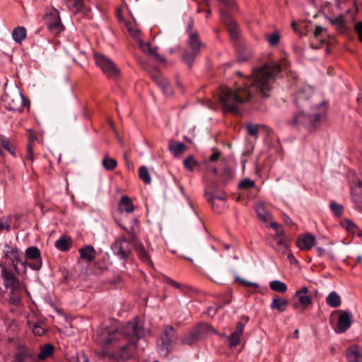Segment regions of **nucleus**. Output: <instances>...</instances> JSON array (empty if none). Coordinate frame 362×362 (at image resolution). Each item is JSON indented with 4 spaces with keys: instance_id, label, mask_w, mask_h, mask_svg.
<instances>
[{
    "instance_id": "47",
    "label": "nucleus",
    "mask_w": 362,
    "mask_h": 362,
    "mask_svg": "<svg viewBox=\"0 0 362 362\" xmlns=\"http://www.w3.org/2000/svg\"><path fill=\"white\" fill-rule=\"evenodd\" d=\"M70 362H89V361L87 356L83 353H77L71 357Z\"/></svg>"
},
{
    "instance_id": "24",
    "label": "nucleus",
    "mask_w": 362,
    "mask_h": 362,
    "mask_svg": "<svg viewBox=\"0 0 362 362\" xmlns=\"http://www.w3.org/2000/svg\"><path fill=\"white\" fill-rule=\"evenodd\" d=\"M54 245L58 250L66 252L69 251L72 246V240L69 236L62 235L55 242Z\"/></svg>"
},
{
    "instance_id": "59",
    "label": "nucleus",
    "mask_w": 362,
    "mask_h": 362,
    "mask_svg": "<svg viewBox=\"0 0 362 362\" xmlns=\"http://www.w3.org/2000/svg\"><path fill=\"white\" fill-rule=\"evenodd\" d=\"M167 281L168 284H170V285H172L174 287H176L177 288H181V286L180 285V284H178L177 282L175 281L174 280H173L171 279H168Z\"/></svg>"
},
{
    "instance_id": "7",
    "label": "nucleus",
    "mask_w": 362,
    "mask_h": 362,
    "mask_svg": "<svg viewBox=\"0 0 362 362\" xmlns=\"http://www.w3.org/2000/svg\"><path fill=\"white\" fill-rule=\"evenodd\" d=\"M2 100L5 107L13 112H21L25 105L23 95L16 88L6 92L2 96Z\"/></svg>"
},
{
    "instance_id": "15",
    "label": "nucleus",
    "mask_w": 362,
    "mask_h": 362,
    "mask_svg": "<svg viewBox=\"0 0 362 362\" xmlns=\"http://www.w3.org/2000/svg\"><path fill=\"white\" fill-rule=\"evenodd\" d=\"M353 322V314L349 310L341 311L337 321L339 333H344L349 329Z\"/></svg>"
},
{
    "instance_id": "8",
    "label": "nucleus",
    "mask_w": 362,
    "mask_h": 362,
    "mask_svg": "<svg viewBox=\"0 0 362 362\" xmlns=\"http://www.w3.org/2000/svg\"><path fill=\"white\" fill-rule=\"evenodd\" d=\"M95 64L100 68L103 74L109 78L115 79L120 75V71L115 63L103 54H94Z\"/></svg>"
},
{
    "instance_id": "30",
    "label": "nucleus",
    "mask_w": 362,
    "mask_h": 362,
    "mask_svg": "<svg viewBox=\"0 0 362 362\" xmlns=\"http://www.w3.org/2000/svg\"><path fill=\"white\" fill-rule=\"evenodd\" d=\"M255 211L258 218L262 221L267 223L270 220L272 215L266 210L265 206L262 202L256 204Z\"/></svg>"
},
{
    "instance_id": "44",
    "label": "nucleus",
    "mask_w": 362,
    "mask_h": 362,
    "mask_svg": "<svg viewBox=\"0 0 362 362\" xmlns=\"http://www.w3.org/2000/svg\"><path fill=\"white\" fill-rule=\"evenodd\" d=\"M247 133L248 135L253 136L255 138H257L258 136V132H259V126L258 125H253L252 124H247L245 126Z\"/></svg>"
},
{
    "instance_id": "3",
    "label": "nucleus",
    "mask_w": 362,
    "mask_h": 362,
    "mask_svg": "<svg viewBox=\"0 0 362 362\" xmlns=\"http://www.w3.org/2000/svg\"><path fill=\"white\" fill-rule=\"evenodd\" d=\"M315 95L311 88L300 90L296 94V105L301 110L295 115L288 124L294 127L308 129L318 127L325 116V106L320 101L315 102Z\"/></svg>"
},
{
    "instance_id": "18",
    "label": "nucleus",
    "mask_w": 362,
    "mask_h": 362,
    "mask_svg": "<svg viewBox=\"0 0 362 362\" xmlns=\"http://www.w3.org/2000/svg\"><path fill=\"white\" fill-rule=\"evenodd\" d=\"M315 244V237L310 234H304L298 237L296 245L301 250H310Z\"/></svg>"
},
{
    "instance_id": "32",
    "label": "nucleus",
    "mask_w": 362,
    "mask_h": 362,
    "mask_svg": "<svg viewBox=\"0 0 362 362\" xmlns=\"http://www.w3.org/2000/svg\"><path fill=\"white\" fill-rule=\"evenodd\" d=\"M135 251L139 257V258L145 263H150L151 259L149 255L146 250L144 248V246L142 243H136L134 244Z\"/></svg>"
},
{
    "instance_id": "22",
    "label": "nucleus",
    "mask_w": 362,
    "mask_h": 362,
    "mask_svg": "<svg viewBox=\"0 0 362 362\" xmlns=\"http://www.w3.org/2000/svg\"><path fill=\"white\" fill-rule=\"evenodd\" d=\"M346 356L348 362H362V353L356 345L349 347Z\"/></svg>"
},
{
    "instance_id": "45",
    "label": "nucleus",
    "mask_w": 362,
    "mask_h": 362,
    "mask_svg": "<svg viewBox=\"0 0 362 362\" xmlns=\"http://www.w3.org/2000/svg\"><path fill=\"white\" fill-rule=\"evenodd\" d=\"M0 141H1V145L3 146V148L6 150H7L12 155H14L15 154V150L14 148L12 147L9 140L8 139H6V137L4 136H1L0 137Z\"/></svg>"
},
{
    "instance_id": "2",
    "label": "nucleus",
    "mask_w": 362,
    "mask_h": 362,
    "mask_svg": "<svg viewBox=\"0 0 362 362\" xmlns=\"http://www.w3.org/2000/svg\"><path fill=\"white\" fill-rule=\"evenodd\" d=\"M148 331L141 321L134 318L121 327H118L116 322L110 325H103L96 340L103 345L118 347L111 354V358L117 361H124L134 356L138 340L144 337Z\"/></svg>"
},
{
    "instance_id": "41",
    "label": "nucleus",
    "mask_w": 362,
    "mask_h": 362,
    "mask_svg": "<svg viewBox=\"0 0 362 362\" xmlns=\"http://www.w3.org/2000/svg\"><path fill=\"white\" fill-rule=\"evenodd\" d=\"M184 166L189 171H192L194 167L197 165V162L194 159L193 156H190L185 158L183 161Z\"/></svg>"
},
{
    "instance_id": "21",
    "label": "nucleus",
    "mask_w": 362,
    "mask_h": 362,
    "mask_svg": "<svg viewBox=\"0 0 362 362\" xmlns=\"http://www.w3.org/2000/svg\"><path fill=\"white\" fill-rule=\"evenodd\" d=\"M350 185L352 199L356 203L362 204V181H352Z\"/></svg>"
},
{
    "instance_id": "36",
    "label": "nucleus",
    "mask_w": 362,
    "mask_h": 362,
    "mask_svg": "<svg viewBox=\"0 0 362 362\" xmlns=\"http://www.w3.org/2000/svg\"><path fill=\"white\" fill-rule=\"evenodd\" d=\"M101 164L106 170H112L117 167V161L115 158L105 156L102 160Z\"/></svg>"
},
{
    "instance_id": "9",
    "label": "nucleus",
    "mask_w": 362,
    "mask_h": 362,
    "mask_svg": "<svg viewBox=\"0 0 362 362\" xmlns=\"http://www.w3.org/2000/svg\"><path fill=\"white\" fill-rule=\"evenodd\" d=\"M113 254L121 259H127L131 255L129 241L124 237L117 240L111 246Z\"/></svg>"
},
{
    "instance_id": "14",
    "label": "nucleus",
    "mask_w": 362,
    "mask_h": 362,
    "mask_svg": "<svg viewBox=\"0 0 362 362\" xmlns=\"http://www.w3.org/2000/svg\"><path fill=\"white\" fill-rule=\"evenodd\" d=\"M1 276L6 288H9L12 291L17 289L20 286V281L15 276L13 272L8 269L6 267H1Z\"/></svg>"
},
{
    "instance_id": "5",
    "label": "nucleus",
    "mask_w": 362,
    "mask_h": 362,
    "mask_svg": "<svg viewBox=\"0 0 362 362\" xmlns=\"http://www.w3.org/2000/svg\"><path fill=\"white\" fill-rule=\"evenodd\" d=\"M204 45L201 41L199 33L191 32L187 41V47L182 56L183 61L189 68H192L194 59L199 54L200 50Z\"/></svg>"
},
{
    "instance_id": "57",
    "label": "nucleus",
    "mask_w": 362,
    "mask_h": 362,
    "mask_svg": "<svg viewBox=\"0 0 362 362\" xmlns=\"http://www.w3.org/2000/svg\"><path fill=\"white\" fill-rule=\"evenodd\" d=\"M220 155H221V153H220L219 151H215L209 157V160L211 161V162L217 160L219 158Z\"/></svg>"
},
{
    "instance_id": "48",
    "label": "nucleus",
    "mask_w": 362,
    "mask_h": 362,
    "mask_svg": "<svg viewBox=\"0 0 362 362\" xmlns=\"http://www.w3.org/2000/svg\"><path fill=\"white\" fill-rule=\"evenodd\" d=\"M240 337L232 333L228 337V344L230 347H235L240 343Z\"/></svg>"
},
{
    "instance_id": "39",
    "label": "nucleus",
    "mask_w": 362,
    "mask_h": 362,
    "mask_svg": "<svg viewBox=\"0 0 362 362\" xmlns=\"http://www.w3.org/2000/svg\"><path fill=\"white\" fill-rule=\"evenodd\" d=\"M266 39L270 46H277L280 42V35L278 33L274 32L270 34L266 35Z\"/></svg>"
},
{
    "instance_id": "13",
    "label": "nucleus",
    "mask_w": 362,
    "mask_h": 362,
    "mask_svg": "<svg viewBox=\"0 0 362 362\" xmlns=\"http://www.w3.org/2000/svg\"><path fill=\"white\" fill-rule=\"evenodd\" d=\"M25 258L34 260L33 263L30 264L29 267L33 270H40L42 267V258L40 250L35 246L28 247L25 251Z\"/></svg>"
},
{
    "instance_id": "60",
    "label": "nucleus",
    "mask_w": 362,
    "mask_h": 362,
    "mask_svg": "<svg viewBox=\"0 0 362 362\" xmlns=\"http://www.w3.org/2000/svg\"><path fill=\"white\" fill-rule=\"evenodd\" d=\"M316 250H317V255L320 257H321L325 254V250L322 247H317Z\"/></svg>"
},
{
    "instance_id": "56",
    "label": "nucleus",
    "mask_w": 362,
    "mask_h": 362,
    "mask_svg": "<svg viewBox=\"0 0 362 362\" xmlns=\"http://www.w3.org/2000/svg\"><path fill=\"white\" fill-rule=\"evenodd\" d=\"M19 264L23 267V269H21V272L25 273L27 270V267H29L30 264L28 263L26 260H23L21 259V262H19Z\"/></svg>"
},
{
    "instance_id": "43",
    "label": "nucleus",
    "mask_w": 362,
    "mask_h": 362,
    "mask_svg": "<svg viewBox=\"0 0 362 362\" xmlns=\"http://www.w3.org/2000/svg\"><path fill=\"white\" fill-rule=\"evenodd\" d=\"M235 281L245 287H252L255 288H259V285L257 283L247 281L245 279L240 278L239 276H235Z\"/></svg>"
},
{
    "instance_id": "4",
    "label": "nucleus",
    "mask_w": 362,
    "mask_h": 362,
    "mask_svg": "<svg viewBox=\"0 0 362 362\" xmlns=\"http://www.w3.org/2000/svg\"><path fill=\"white\" fill-rule=\"evenodd\" d=\"M212 334H217V331L208 324L202 322L185 333L181 338V342L182 344L192 346Z\"/></svg>"
},
{
    "instance_id": "28",
    "label": "nucleus",
    "mask_w": 362,
    "mask_h": 362,
    "mask_svg": "<svg viewBox=\"0 0 362 362\" xmlns=\"http://www.w3.org/2000/svg\"><path fill=\"white\" fill-rule=\"evenodd\" d=\"M119 210L125 211L128 214L132 213L134 211V206L128 196H122L119 203Z\"/></svg>"
},
{
    "instance_id": "63",
    "label": "nucleus",
    "mask_w": 362,
    "mask_h": 362,
    "mask_svg": "<svg viewBox=\"0 0 362 362\" xmlns=\"http://www.w3.org/2000/svg\"><path fill=\"white\" fill-rule=\"evenodd\" d=\"M220 307L219 306H217L215 309H213V308H209L208 312H209V315H216V313H217L218 311V309Z\"/></svg>"
},
{
    "instance_id": "51",
    "label": "nucleus",
    "mask_w": 362,
    "mask_h": 362,
    "mask_svg": "<svg viewBox=\"0 0 362 362\" xmlns=\"http://www.w3.org/2000/svg\"><path fill=\"white\" fill-rule=\"evenodd\" d=\"M35 335L42 336L45 332L44 329L39 325V322L30 328Z\"/></svg>"
},
{
    "instance_id": "19",
    "label": "nucleus",
    "mask_w": 362,
    "mask_h": 362,
    "mask_svg": "<svg viewBox=\"0 0 362 362\" xmlns=\"http://www.w3.org/2000/svg\"><path fill=\"white\" fill-rule=\"evenodd\" d=\"M295 296L298 298V302L304 307V308H306L312 304L311 293L309 292V290L306 286L296 291Z\"/></svg>"
},
{
    "instance_id": "23",
    "label": "nucleus",
    "mask_w": 362,
    "mask_h": 362,
    "mask_svg": "<svg viewBox=\"0 0 362 362\" xmlns=\"http://www.w3.org/2000/svg\"><path fill=\"white\" fill-rule=\"evenodd\" d=\"M205 197L209 202L212 205L213 209L215 210V200H219L221 202V206H224L227 197L223 192L217 194L216 192H206Z\"/></svg>"
},
{
    "instance_id": "61",
    "label": "nucleus",
    "mask_w": 362,
    "mask_h": 362,
    "mask_svg": "<svg viewBox=\"0 0 362 362\" xmlns=\"http://www.w3.org/2000/svg\"><path fill=\"white\" fill-rule=\"evenodd\" d=\"M192 27H193V21H192V19H190V21H189L187 28V31L188 32L189 34L191 32H192Z\"/></svg>"
},
{
    "instance_id": "1",
    "label": "nucleus",
    "mask_w": 362,
    "mask_h": 362,
    "mask_svg": "<svg viewBox=\"0 0 362 362\" xmlns=\"http://www.w3.org/2000/svg\"><path fill=\"white\" fill-rule=\"evenodd\" d=\"M281 67L277 63H267L253 71L250 78L243 79V83L235 89L222 86L218 90V99L224 112L238 114L240 107L254 99L255 95L269 98L274 88Z\"/></svg>"
},
{
    "instance_id": "25",
    "label": "nucleus",
    "mask_w": 362,
    "mask_h": 362,
    "mask_svg": "<svg viewBox=\"0 0 362 362\" xmlns=\"http://www.w3.org/2000/svg\"><path fill=\"white\" fill-rule=\"evenodd\" d=\"M288 305V300L281 298L279 296L276 295L273 298L270 306L272 310H276L280 313H283L286 311Z\"/></svg>"
},
{
    "instance_id": "37",
    "label": "nucleus",
    "mask_w": 362,
    "mask_h": 362,
    "mask_svg": "<svg viewBox=\"0 0 362 362\" xmlns=\"http://www.w3.org/2000/svg\"><path fill=\"white\" fill-rule=\"evenodd\" d=\"M269 286L272 291L279 293H284L287 290L286 284L278 280L271 281L269 284Z\"/></svg>"
},
{
    "instance_id": "52",
    "label": "nucleus",
    "mask_w": 362,
    "mask_h": 362,
    "mask_svg": "<svg viewBox=\"0 0 362 362\" xmlns=\"http://www.w3.org/2000/svg\"><path fill=\"white\" fill-rule=\"evenodd\" d=\"M354 28L358 35L360 41L362 42V22L356 23Z\"/></svg>"
},
{
    "instance_id": "27",
    "label": "nucleus",
    "mask_w": 362,
    "mask_h": 362,
    "mask_svg": "<svg viewBox=\"0 0 362 362\" xmlns=\"http://www.w3.org/2000/svg\"><path fill=\"white\" fill-rule=\"evenodd\" d=\"M140 47L142 51L150 56L155 57L159 62H165V58L158 54L156 49H153L148 42H141Z\"/></svg>"
},
{
    "instance_id": "54",
    "label": "nucleus",
    "mask_w": 362,
    "mask_h": 362,
    "mask_svg": "<svg viewBox=\"0 0 362 362\" xmlns=\"http://www.w3.org/2000/svg\"><path fill=\"white\" fill-rule=\"evenodd\" d=\"M332 23L337 27L341 28L344 25V20L342 17L335 18L331 21Z\"/></svg>"
},
{
    "instance_id": "31",
    "label": "nucleus",
    "mask_w": 362,
    "mask_h": 362,
    "mask_svg": "<svg viewBox=\"0 0 362 362\" xmlns=\"http://www.w3.org/2000/svg\"><path fill=\"white\" fill-rule=\"evenodd\" d=\"M186 148L187 146L180 141H172L169 144V150L175 156H179Z\"/></svg>"
},
{
    "instance_id": "6",
    "label": "nucleus",
    "mask_w": 362,
    "mask_h": 362,
    "mask_svg": "<svg viewBox=\"0 0 362 362\" xmlns=\"http://www.w3.org/2000/svg\"><path fill=\"white\" fill-rule=\"evenodd\" d=\"M163 332L157 342L158 351L161 355L168 356L176 344L178 337L176 329L170 325L163 327Z\"/></svg>"
},
{
    "instance_id": "58",
    "label": "nucleus",
    "mask_w": 362,
    "mask_h": 362,
    "mask_svg": "<svg viewBox=\"0 0 362 362\" xmlns=\"http://www.w3.org/2000/svg\"><path fill=\"white\" fill-rule=\"evenodd\" d=\"M324 28L320 26V25H317L316 26L315 29V31H314V35L315 37H318L319 35H321V33H322V31L324 30Z\"/></svg>"
},
{
    "instance_id": "10",
    "label": "nucleus",
    "mask_w": 362,
    "mask_h": 362,
    "mask_svg": "<svg viewBox=\"0 0 362 362\" xmlns=\"http://www.w3.org/2000/svg\"><path fill=\"white\" fill-rule=\"evenodd\" d=\"M45 21L48 29L54 35L59 34L64 28L59 13L56 10L47 14Z\"/></svg>"
},
{
    "instance_id": "42",
    "label": "nucleus",
    "mask_w": 362,
    "mask_h": 362,
    "mask_svg": "<svg viewBox=\"0 0 362 362\" xmlns=\"http://www.w3.org/2000/svg\"><path fill=\"white\" fill-rule=\"evenodd\" d=\"M255 186V182L249 178L243 180L238 185V187L243 189H250Z\"/></svg>"
},
{
    "instance_id": "12",
    "label": "nucleus",
    "mask_w": 362,
    "mask_h": 362,
    "mask_svg": "<svg viewBox=\"0 0 362 362\" xmlns=\"http://www.w3.org/2000/svg\"><path fill=\"white\" fill-rule=\"evenodd\" d=\"M4 256L11 262L15 272L17 274H20L21 268L18 267V264L19 262H21V252L16 247H11L8 245H6Z\"/></svg>"
},
{
    "instance_id": "35",
    "label": "nucleus",
    "mask_w": 362,
    "mask_h": 362,
    "mask_svg": "<svg viewBox=\"0 0 362 362\" xmlns=\"http://www.w3.org/2000/svg\"><path fill=\"white\" fill-rule=\"evenodd\" d=\"M27 32L24 27H17L13 29L12 32V37L13 40L17 43H21L22 41L26 37Z\"/></svg>"
},
{
    "instance_id": "49",
    "label": "nucleus",
    "mask_w": 362,
    "mask_h": 362,
    "mask_svg": "<svg viewBox=\"0 0 362 362\" xmlns=\"http://www.w3.org/2000/svg\"><path fill=\"white\" fill-rule=\"evenodd\" d=\"M39 322V320L36 318L35 314L34 313H29L27 316V324L30 329L32 327L35 325Z\"/></svg>"
},
{
    "instance_id": "62",
    "label": "nucleus",
    "mask_w": 362,
    "mask_h": 362,
    "mask_svg": "<svg viewBox=\"0 0 362 362\" xmlns=\"http://www.w3.org/2000/svg\"><path fill=\"white\" fill-rule=\"evenodd\" d=\"M25 158L31 161L34 160V153L33 152H27Z\"/></svg>"
},
{
    "instance_id": "16",
    "label": "nucleus",
    "mask_w": 362,
    "mask_h": 362,
    "mask_svg": "<svg viewBox=\"0 0 362 362\" xmlns=\"http://www.w3.org/2000/svg\"><path fill=\"white\" fill-rule=\"evenodd\" d=\"M35 353L26 346H18L13 355L11 362H25L27 360L33 359L35 357Z\"/></svg>"
},
{
    "instance_id": "64",
    "label": "nucleus",
    "mask_w": 362,
    "mask_h": 362,
    "mask_svg": "<svg viewBox=\"0 0 362 362\" xmlns=\"http://www.w3.org/2000/svg\"><path fill=\"white\" fill-rule=\"evenodd\" d=\"M284 221L286 222V224L288 225H292L293 224V221L290 218V217H288V216H285L284 215Z\"/></svg>"
},
{
    "instance_id": "11",
    "label": "nucleus",
    "mask_w": 362,
    "mask_h": 362,
    "mask_svg": "<svg viewBox=\"0 0 362 362\" xmlns=\"http://www.w3.org/2000/svg\"><path fill=\"white\" fill-rule=\"evenodd\" d=\"M150 76L165 95L170 96L173 94V90L169 81L159 71L153 70L151 71Z\"/></svg>"
},
{
    "instance_id": "53",
    "label": "nucleus",
    "mask_w": 362,
    "mask_h": 362,
    "mask_svg": "<svg viewBox=\"0 0 362 362\" xmlns=\"http://www.w3.org/2000/svg\"><path fill=\"white\" fill-rule=\"evenodd\" d=\"M243 330H244V325H243V324L242 322H238L237 323V325H236V329L233 333V334H236L238 336L241 337V335L243 333Z\"/></svg>"
},
{
    "instance_id": "20",
    "label": "nucleus",
    "mask_w": 362,
    "mask_h": 362,
    "mask_svg": "<svg viewBox=\"0 0 362 362\" xmlns=\"http://www.w3.org/2000/svg\"><path fill=\"white\" fill-rule=\"evenodd\" d=\"M63 1L68 8L74 13L90 11V8L86 6L83 0H63Z\"/></svg>"
},
{
    "instance_id": "50",
    "label": "nucleus",
    "mask_w": 362,
    "mask_h": 362,
    "mask_svg": "<svg viewBox=\"0 0 362 362\" xmlns=\"http://www.w3.org/2000/svg\"><path fill=\"white\" fill-rule=\"evenodd\" d=\"M343 226L348 230L355 233L354 229H357L356 226L350 220H346L343 222Z\"/></svg>"
},
{
    "instance_id": "38",
    "label": "nucleus",
    "mask_w": 362,
    "mask_h": 362,
    "mask_svg": "<svg viewBox=\"0 0 362 362\" xmlns=\"http://www.w3.org/2000/svg\"><path fill=\"white\" fill-rule=\"evenodd\" d=\"M139 175L140 179L142 180L146 184L151 183V175L148 168L146 166L143 165L139 169Z\"/></svg>"
},
{
    "instance_id": "33",
    "label": "nucleus",
    "mask_w": 362,
    "mask_h": 362,
    "mask_svg": "<svg viewBox=\"0 0 362 362\" xmlns=\"http://www.w3.org/2000/svg\"><path fill=\"white\" fill-rule=\"evenodd\" d=\"M54 351V346L51 344H46L40 347V351L37 354V358L40 360H45L50 357Z\"/></svg>"
},
{
    "instance_id": "29",
    "label": "nucleus",
    "mask_w": 362,
    "mask_h": 362,
    "mask_svg": "<svg viewBox=\"0 0 362 362\" xmlns=\"http://www.w3.org/2000/svg\"><path fill=\"white\" fill-rule=\"evenodd\" d=\"M281 233H278L274 238V241L275 242L274 247L277 252L285 254L288 249V245L284 238L281 236Z\"/></svg>"
},
{
    "instance_id": "55",
    "label": "nucleus",
    "mask_w": 362,
    "mask_h": 362,
    "mask_svg": "<svg viewBox=\"0 0 362 362\" xmlns=\"http://www.w3.org/2000/svg\"><path fill=\"white\" fill-rule=\"evenodd\" d=\"M228 8H233L235 6V3L233 0H218Z\"/></svg>"
},
{
    "instance_id": "26",
    "label": "nucleus",
    "mask_w": 362,
    "mask_h": 362,
    "mask_svg": "<svg viewBox=\"0 0 362 362\" xmlns=\"http://www.w3.org/2000/svg\"><path fill=\"white\" fill-rule=\"evenodd\" d=\"M80 257L88 262L93 261L95 257V250L91 245H86L79 249Z\"/></svg>"
},
{
    "instance_id": "17",
    "label": "nucleus",
    "mask_w": 362,
    "mask_h": 362,
    "mask_svg": "<svg viewBox=\"0 0 362 362\" xmlns=\"http://www.w3.org/2000/svg\"><path fill=\"white\" fill-rule=\"evenodd\" d=\"M221 21L227 26L231 37L235 38L238 35V25L236 22L230 17L228 12L220 11Z\"/></svg>"
},
{
    "instance_id": "40",
    "label": "nucleus",
    "mask_w": 362,
    "mask_h": 362,
    "mask_svg": "<svg viewBox=\"0 0 362 362\" xmlns=\"http://www.w3.org/2000/svg\"><path fill=\"white\" fill-rule=\"evenodd\" d=\"M11 216H8L0 218V233L3 230L8 232L11 230Z\"/></svg>"
},
{
    "instance_id": "46",
    "label": "nucleus",
    "mask_w": 362,
    "mask_h": 362,
    "mask_svg": "<svg viewBox=\"0 0 362 362\" xmlns=\"http://www.w3.org/2000/svg\"><path fill=\"white\" fill-rule=\"evenodd\" d=\"M330 209L335 215L339 216L342 214L344 208L341 204H339L334 202H332L330 204Z\"/></svg>"
},
{
    "instance_id": "34",
    "label": "nucleus",
    "mask_w": 362,
    "mask_h": 362,
    "mask_svg": "<svg viewBox=\"0 0 362 362\" xmlns=\"http://www.w3.org/2000/svg\"><path fill=\"white\" fill-rule=\"evenodd\" d=\"M326 303L332 308H338L341 303V298L336 291H332L326 298Z\"/></svg>"
}]
</instances>
